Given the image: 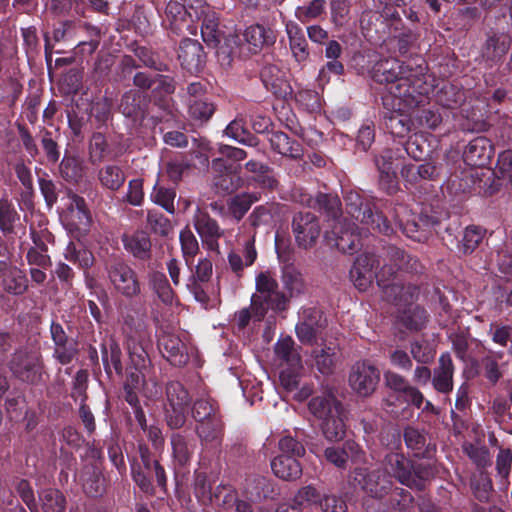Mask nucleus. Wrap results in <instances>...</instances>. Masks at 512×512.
Wrapping results in <instances>:
<instances>
[{
	"label": "nucleus",
	"instance_id": "nucleus-32",
	"mask_svg": "<svg viewBox=\"0 0 512 512\" xmlns=\"http://www.w3.org/2000/svg\"><path fill=\"white\" fill-rule=\"evenodd\" d=\"M79 480L84 492L91 497L100 496L105 490L103 475L95 464H85L79 473Z\"/></svg>",
	"mask_w": 512,
	"mask_h": 512
},
{
	"label": "nucleus",
	"instance_id": "nucleus-9",
	"mask_svg": "<svg viewBox=\"0 0 512 512\" xmlns=\"http://www.w3.org/2000/svg\"><path fill=\"white\" fill-rule=\"evenodd\" d=\"M191 403L189 392L178 381L166 385L165 421L171 429H179L186 422L187 409Z\"/></svg>",
	"mask_w": 512,
	"mask_h": 512
},
{
	"label": "nucleus",
	"instance_id": "nucleus-7",
	"mask_svg": "<svg viewBox=\"0 0 512 512\" xmlns=\"http://www.w3.org/2000/svg\"><path fill=\"white\" fill-rule=\"evenodd\" d=\"M189 267L191 274L186 280V289L204 309L215 308L219 303V288L210 290L208 285L213 274L212 261L200 258L194 268Z\"/></svg>",
	"mask_w": 512,
	"mask_h": 512
},
{
	"label": "nucleus",
	"instance_id": "nucleus-1",
	"mask_svg": "<svg viewBox=\"0 0 512 512\" xmlns=\"http://www.w3.org/2000/svg\"><path fill=\"white\" fill-rule=\"evenodd\" d=\"M315 206L327 213L334 222L331 232H326L325 239L343 253L353 254L362 247V236H366L372 229L370 226L360 228L355 223H348L347 219L341 220V204L338 197L318 193Z\"/></svg>",
	"mask_w": 512,
	"mask_h": 512
},
{
	"label": "nucleus",
	"instance_id": "nucleus-38",
	"mask_svg": "<svg viewBox=\"0 0 512 512\" xmlns=\"http://www.w3.org/2000/svg\"><path fill=\"white\" fill-rule=\"evenodd\" d=\"M0 276H2V287L5 292L19 296L27 291L28 279L21 269L8 266Z\"/></svg>",
	"mask_w": 512,
	"mask_h": 512
},
{
	"label": "nucleus",
	"instance_id": "nucleus-56",
	"mask_svg": "<svg viewBox=\"0 0 512 512\" xmlns=\"http://www.w3.org/2000/svg\"><path fill=\"white\" fill-rule=\"evenodd\" d=\"M59 172L66 181L77 183L84 175L83 162L75 156L65 155L60 162Z\"/></svg>",
	"mask_w": 512,
	"mask_h": 512
},
{
	"label": "nucleus",
	"instance_id": "nucleus-37",
	"mask_svg": "<svg viewBox=\"0 0 512 512\" xmlns=\"http://www.w3.org/2000/svg\"><path fill=\"white\" fill-rule=\"evenodd\" d=\"M511 46V38L506 34H494L487 38L482 56L491 63H497Z\"/></svg>",
	"mask_w": 512,
	"mask_h": 512
},
{
	"label": "nucleus",
	"instance_id": "nucleus-26",
	"mask_svg": "<svg viewBox=\"0 0 512 512\" xmlns=\"http://www.w3.org/2000/svg\"><path fill=\"white\" fill-rule=\"evenodd\" d=\"M243 37L249 45L250 51L257 53L264 48L274 45L277 35L272 28L256 23L245 28Z\"/></svg>",
	"mask_w": 512,
	"mask_h": 512
},
{
	"label": "nucleus",
	"instance_id": "nucleus-58",
	"mask_svg": "<svg viewBox=\"0 0 512 512\" xmlns=\"http://www.w3.org/2000/svg\"><path fill=\"white\" fill-rule=\"evenodd\" d=\"M464 100V92L452 84H444L436 94V101L445 108L454 109Z\"/></svg>",
	"mask_w": 512,
	"mask_h": 512
},
{
	"label": "nucleus",
	"instance_id": "nucleus-40",
	"mask_svg": "<svg viewBox=\"0 0 512 512\" xmlns=\"http://www.w3.org/2000/svg\"><path fill=\"white\" fill-rule=\"evenodd\" d=\"M101 353L106 373L110 375L113 368L117 374H121L123 367L121 362L122 352L119 344L113 338L105 340L101 344Z\"/></svg>",
	"mask_w": 512,
	"mask_h": 512
},
{
	"label": "nucleus",
	"instance_id": "nucleus-39",
	"mask_svg": "<svg viewBox=\"0 0 512 512\" xmlns=\"http://www.w3.org/2000/svg\"><path fill=\"white\" fill-rule=\"evenodd\" d=\"M261 80L267 90L272 91L275 95L285 93L287 87L285 72H283L275 64L265 65L260 72Z\"/></svg>",
	"mask_w": 512,
	"mask_h": 512
},
{
	"label": "nucleus",
	"instance_id": "nucleus-50",
	"mask_svg": "<svg viewBox=\"0 0 512 512\" xmlns=\"http://www.w3.org/2000/svg\"><path fill=\"white\" fill-rule=\"evenodd\" d=\"M437 473V468L435 464L427 463V464H411L410 470V478L412 479L410 484H406L409 488H414L417 490H423L426 484L432 480Z\"/></svg>",
	"mask_w": 512,
	"mask_h": 512
},
{
	"label": "nucleus",
	"instance_id": "nucleus-33",
	"mask_svg": "<svg viewBox=\"0 0 512 512\" xmlns=\"http://www.w3.org/2000/svg\"><path fill=\"white\" fill-rule=\"evenodd\" d=\"M272 149L285 157L300 159L303 156V147L295 139L290 138L286 133L274 131L269 136Z\"/></svg>",
	"mask_w": 512,
	"mask_h": 512
},
{
	"label": "nucleus",
	"instance_id": "nucleus-2",
	"mask_svg": "<svg viewBox=\"0 0 512 512\" xmlns=\"http://www.w3.org/2000/svg\"><path fill=\"white\" fill-rule=\"evenodd\" d=\"M123 330L126 335V349L134 369L129 371L124 389L140 390L145 381L142 369L149 362L146 345L150 341V334L142 317L130 314L123 316Z\"/></svg>",
	"mask_w": 512,
	"mask_h": 512
},
{
	"label": "nucleus",
	"instance_id": "nucleus-6",
	"mask_svg": "<svg viewBox=\"0 0 512 512\" xmlns=\"http://www.w3.org/2000/svg\"><path fill=\"white\" fill-rule=\"evenodd\" d=\"M376 283L382 291L383 299L397 306L413 303L420 294L419 286L406 283L392 265L387 263L377 273Z\"/></svg>",
	"mask_w": 512,
	"mask_h": 512
},
{
	"label": "nucleus",
	"instance_id": "nucleus-18",
	"mask_svg": "<svg viewBox=\"0 0 512 512\" xmlns=\"http://www.w3.org/2000/svg\"><path fill=\"white\" fill-rule=\"evenodd\" d=\"M383 377L385 387L395 392L403 402L411 403L417 408L421 407L424 400L423 394L412 386L404 376L395 371L386 370Z\"/></svg>",
	"mask_w": 512,
	"mask_h": 512
},
{
	"label": "nucleus",
	"instance_id": "nucleus-31",
	"mask_svg": "<svg viewBox=\"0 0 512 512\" xmlns=\"http://www.w3.org/2000/svg\"><path fill=\"white\" fill-rule=\"evenodd\" d=\"M125 250L139 260H148L151 257V239L144 231H136L130 235L122 236Z\"/></svg>",
	"mask_w": 512,
	"mask_h": 512
},
{
	"label": "nucleus",
	"instance_id": "nucleus-55",
	"mask_svg": "<svg viewBox=\"0 0 512 512\" xmlns=\"http://www.w3.org/2000/svg\"><path fill=\"white\" fill-rule=\"evenodd\" d=\"M201 35L203 41L212 47H216L221 41V33L218 28L216 13L211 11L202 17Z\"/></svg>",
	"mask_w": 512,
	"mask_h": 512
},
{
	"label": "nucleus",
	"instance_id": "nucleus-16",
	"mask_svg": "<svg viewBox=\"0 0 512 512\" xmlns=\"http://www.w3.org/2000/svg\"><path fill=\"white\" fill-rule=\"evenodd\" d=\"M291 228L296 244L305 250L312 248L316 244L321 231L317 216L311 212L295 214L292 219Z\"/></svg>",
	"mask_w": 512,
	"mask_h": 512
},
{
	"label": "nucleus",
	"instance_id": "nucleus-21",
	"mask_svg": "<svg viewBox=\"0 0 512 512\" xmlns=\"http://www.w3.org/2000/svg\"><path fill=\"white\" fill-rule=\"evenodd\" d=\"M412 461L405 457L402 452H388L382 461V469L393 480L396 479L402 485L410 484Z\"/></svg>",
	"mask_w": 512,
	"mask_h": 512
},
{
	"label": "nucleus",
	"instance_id": "nucleus-27",
	"mask_svg": "<svg viewBox=\"0 0 512 512\" xmlns=\"http://www.w3.org/2000/svg\"><path fill=\"white\" fill-rule=\"evenodd\" d=\"M454 364L449 353H443L438 359L437 366L433 369L432 386L442 394H448L453 390Z\"/></svg>",
	"mask_w": 512,
	"mask_h": 512
},
{
	"label": "nucleus",
	"instance_id": "nucleus-42",
	"mask_svg": "<svg viewBox=\"0 0 512 512\" xmlns=\"http://www.w3.org/2000/svg\"><path fill=\"white\" fill-rule=\"evenodd\" d=\"M256 258L257 252L253 241H247L245 244L244 261L242 256L235 251H231L227 256L229 267L237 278L242 277L244 268L251 266Z\"/></svg>",
	"mask_w": 512,
	"mask_h": 512
},
{
	"label": "nucleus",
	"instance_id": "nucleus-49",
	"mask_svg": "<svg viewBox=\"0 0 512 512\" xmlns=\"http://www.w3.org/2000/svg\"><path fill=\"white\" fill-rule=\"evenodd\" d=\"M278 211V204L265 203L254 208L248 217V221L253 228H258L261 226L271 227L274 223V218Z\"/></svg>",
	"mask_w": 512,
	"mask_h": 512
},
{
	"label": "nucleus",
	"instance_id": "nucleus-28",
	"mask_svg": "<svg viewBox=\"0 0 512 512\" xmlns=\"http://www.w3.org/2000/svg\"><path fill=\"white\" fill-rule=\"evenodd\" d=\"M494 155V148L486 137H476L469 142L465 151V161L471 166L482 167L487 165Z\"/></svg>",
	"mask_w": 512,
	"mask_h": 512
},
{
	"label": "nucleus",
	"instance_id": "nucleus-44",
	"mask_svg": "<svg viewBox=\"0 0 512 512\" xmlns=\"http://www.w3.org/2000/svg\"><path fill=\"white\" fill-rule=\"evenodd\" d=\"M440 174V169L432 163H423L419 166L406 165L401 169L402 177L409 183H416L418 180H433Z\"/></svg>",
	"mask_w": 512,
	"mask_h": 512
},
{
	"label": "nucleus",
	"instance_id": "nucleus-53",
	"mask_svg": "<svg viewBox=\"0 0 512 512\" xmlns=\"http://www.w3.org/2000/svg\"><path fill=\"white\" fill-rule=\"evenodd\" d=\"M139 455L141 459L140 465H144L145 470L154 471V475L157 481V484L160 488L166 489L167 486V477L165 473V469L160 463L152 458L151 452L146 445H139Z\"/></svg>",
	"mask_w": 512,
	"mask_h": 512
},
{
	"label": "nucleus",
	"instance_id": "nucleus-11",
	"mask_svg": "<svg viewBox=\"0 0 512 512\" xmlns=\"http://www.w3.org/2000/svg\"><path fill=\"white\" fill-rule=\"evenodd\" d=\"M319 506L323 512H347L346 502L335 495H321L312 485L300 488L292 499V509Z\"/></svg>",
	"mask_w": 512,
	"mask_h": 512
},
{
	"label": "nucleus",
	"instance_id": "nucleus-34",
	"mask_svg": "<svg viewBox=\"0 0 512 512\" xmlns=\"http://www.w3.org/2000/svg\"><path fill=\"white\" fill-rule=\"evenodd\" d=\"M274 475L286 481H293L302 475V466L297 458L288 455H278L271 461Z\"/></svg>",
	"mask_w": 512,
	"mask_h": 512
},
{
	"label": "nucleus",
	"instance_id": "nucleus-60",
	"mask_svg": "<svg viewBox=\"0 0 512 512\" xmlns=\"http://www.w3.org/2000/svg\"><path fill=\"white\" fill-rule=\"evenodd\" d=\"M20 216L12 203L6 199H0V230L5 233H12L14 226L19 221Z\"/></svg>",
	"mask_w": 512,
	"mask_h": 512
},
{
	"label": "nucleus",
	"instance_id": "nucleus-47",
	"mask_svg": "<svg viewBox=\"0 0 512 512\" xmlns=\"http://www.w3.org/2000/svg\"><path fill=\"white\" fill-rule=\"evenodd\" d=\"M286 32L295 59L298 62L306 60L309 56L308 45L301 28L295 23H289L286 25Z\"/></svg>",
	"mask_w": 512,
	"mask_h": 512
},
{
	"label": "nucleus",
	"instance_id": "nucleus-59",
	"mask_svg": "<svg viewBox=\"0 0 512 512\" xmlns=\"http://www.w3.org/2000/svg\"><path fill=\"white\" fill-rule=\"evenodd\" d=\"M176 197V191L174 188H168L162 185H159L157 182L153 190L150 194V199L157 205H160L163 209H165L168 213L174 214L175 205L174 200Z\"/></svg>",
	"mask_w": 512,
	"mask_h": 512
},
{
	"label": "nucleus",
	"instance_id": "nucleus-46",
	"mask_svg": "<svg viewBox=\"0 0 512 512\" xmlns=\"http://www.w3.org/2000/svg\"><path fill=\"white\" fill-rule=\"evenodd\" d=\"M304 431L295 429V436L291 434L282 435L278 441V448L282 452L281 455H288L290 457L300 458L306 453L303 444Z\"/></svg>",
	"mask_w": 512,
	"mask_h": 512
},
{
	"label": "nucleus",
	"instance_id": "nucleus-51",
	"mask_svg": "<svg viewBox=\"0 0 512 512\" xmlns=\"http://www.w3.org/2000/svg\"><path fill=\"white\" fill-rule=\"evenodd\" d=\"M256 192H244L233 197L228 203V209L235 220L240 221L251 206L259 200Z\"/></svg>",
	"mask_w": 512,
	"mask_h": 512
},
{
	"label": "nucleus",
	"instance_id": "nucleus-17",
	"mask_svg": "<svg viewBox=\"0 0 512 512\" xmlns=\"http://www.w3.org/2000/svg\"><path fill=\"white\" fill-rule=\"evenodd\" d=\"M379 265L380 260L373 253H363L355 259L350 269V279L359 291L364 292L371 287L373 280L377 276L374 268Z\"/></svg>",
	"mask_w": 512,
	"mask_h": 512
},
{
	"label": "nucleus",
	"instance_id": "nucleus-19",
	"mask_svg": "<svg viewBox=\"0 0 512 512\" xmlns=\"http://www.w3.org/2000/svg\"><path fill=\"white\" fill-rule=\"evenodd\" d=\"M193 225L208 249L215 250L218 248V240L224 232L208 212L198 207L193 216Z\"/></svg>",
	"mask_w": 512,
	"mask_h": 512
},
{
	"label": "nucleus",
	"instance_id": "nucleus-36",
	"mask_svg": "<svg viewBox=\"0 0 512 512\" xmlns=\"http://www.w3.org/2000/svg\"><path fill=\"white\" fill-rule=\"evenodd\" d=\"M274 352L281 365H286L292 369H301V356L295 347L293 339L289 336L279 339L275 346Z\"/></svg>",
	"mask_w": 512,
	"mask_h": 512
},
{
	"label": "nucleus",
	"instance_id": "nucleus-35",
	"mask_svg": "<svg viewBox=\"0 0 512 512\" xmlns=\"http://www.w3.org/2000/svg\"><path fill=\"white\" fill-rule=\"evenodd\" d=\"M68 198L70 200L68 211L71 224L78 230H86L90 225L91 215L85 199L72 192L68 193Z\"/></svg>",
	"mask_w": 512,
	"mask_h": 512
},
{
	"label": "nucleus",
	"instance_id": "nucleus-12",
	"mask_svg": "<svg viewBox=\"0 0 512 512\" xmlns=\"http://www.w3.org/2000/svg\"><path fill=\"white\" fill-rule=\"evenodd\" d=\"M157 343L160 353L170 364L181 367L188 362L189 348L185 333L162 329Z\"/></svg>",
	"mask_w": 512,
	"mask_h": 512
},
{
	"label": "nucleus",
	"instance_id": "nucleus-13",
	"mask_svg": "<svg viewBox=\"0 0 512 512\" xmlns=\"http://www.w3.org/2000/svg\"><path fill=\"white\" fill-rule=\"evenodd\" d=\"M13 375L23 382L37 384L42 379L40 354L36 351L19 349L10 361Z\"/></svg>",
	"mask_w": 512,
	"mask_h": 512
},
{
	"label": "nucleus",
	"instance_id": "nucleus-52",
	"mask_svg": "<svg viewBox=\"0 0 512 512\" xmlns=\"http://www.w3.org/2000/svg\"><path fill=\"white\" fill-rule=\"evenodd\" d=\"M149 284L164 304L170 305L173 303L174 292L163 272L153 271L149 273Z\"/></svg>",
	"mask_w": 512,
	"mask_h": 512
},
{
	"label": "nucleus",
	"instance_id": "nucleus-43",
	"mask_svg": "<svg viewBox=\"0 0 512 512\" xmlns=\"http://www.w3.org/2000/svg\"><path fill=\"white\" fill-rule=\"evenodd\" d=\"M281 281L290 298L299 296L305 291L302 274L293 265H285L282 268Z\"/></svg>",
	"mask_w": 512,
	"mask_h": 512
},
{
	"label": "nucleus",
	"instance_id": "nucleus-45",
	"mask_svg": "<svg viewBox=\"0 0 512 512\" xmlns=\"http://www.w3.org/2000/svg\"><path fill=\"white\" fill-rule=\"evenodd\" d=\"M100 184L110 191H118L126 180V175L121 167L108 164L98 171Z\"/></svg>",
	"mask_w": 512,
	"mask_h": 512
},
{
	"label": "nucleus",
	"instance_id": "nucleus-3",
	"mask_svg": "<svg viewBox=\"0 0 512 512\" xmlns=\"http://www.w3.org/2000/svg\"><path fill=\"white\" fill-rule=\"evenodd\" d=\"M308 409L321 421L324 437L330 442H337L344 438L346 425L345 411L340 401L332 394L313 397Z\"/></svg>",
	"mask_w": 512,
	"mask_h": 512
},
{
	"label": "nucleus",
	"instance_id": "nucleus-25",
	"mask_svg": "<svg viewBox=\"0 0 512 512\" xmlns=\"http://www.w3.org/2000/svg\"><path fill=\"white\" fill-rule=\"evenodd\" d=\"M437 217L427 214L412 215L404 223L400 222L403 233L415 240L423 241L428 237L431 229L438 225Z\"/></svg>",
	"mask_w": 512,
	"mask_h": 512
},
{
	"label": "nucleus",
	"instance_id": "nucleus-62",
	"mask_svg": "<svg viewBox=\"0 0 512 512\" xmlns=\"http://www.w3.org/2000/svg\"><path fill=\"white\" fill-rule=\"evenodd\" d=\"M189 116L197 122L203 123L208 121L214 114L215 107L213 103L208 102L206 99H189L188 102Z\"/></svg>",
	"mask_w": 512,
	"mask_h": 512
},
{
	"label": "nucleus",
	"instance_id": "nucleus-48",
	"mask_svg": "<svg viewBox=\"0 0 512 512\" xmlns=\"http://www.w3.org/2000/svg\"><path fill=\"white\" fill-rule=\"evenodd\" d=\"M171 446L174 460L180 466L187 465L193 455L194 445L181 433L171 435Z\"/></svg>",
	"mask_w": 512,
	"mask_h": 512
},
{
	"label": "nucleus",
	"instance_id": "nucleus-61",
	"mask_svg": "<svg viewBox=\"0 0 512 512\" xmlns=\"http://www.w3.org/2000/svg\"><path fill=\"white\" fill-rule=\"evenodd\" d=\"M119 110L125 117L136 120L141 112L140 93L133 89L126 91L121 98Z\"/></svg>",
	"mask_w": 512,
	"mask_h": 512
},
{
	"label": "nucleus",
	"instance_id": "nucleus-54",
	"mask_svg": "<svg viewBox=\"0 0 512 512\" xmlns=\"http://www.w3.org/2000/svg\"><path fill=\"white\" fill-rule=\"evenodd\" d=\"M39 501L43 512H63L66 499L62 492L54 488H45L39 492Z\"/></svg>",
	"mask_w": 512,
	"mask_h": 512
},
{
	"label": "nucleus",
	"instance_id": "nucleus-64",
	"mask_svg": "<svg viewBox=\"0 0 512 512\" xmlns=\"http://www.w3.org/2000/svg\"><path fill=\"white\" fill-rule=\"evenodd\" d=\"M236 491L227 485H218L213 491L212 503H215L219 508L231 512L237 500Z\"/></svg>",
	"mask_w": 512,
	"mask_h": 512
},
{
	"label": "nucleus",
	"instance_id": "nucleus-20",
	"mask_svg": "<svg viewBox=\"0 0 512 512\" xmlns=\"http://www.w3.org/2000/svg\"><path fill=\"white\" fill-rule=\"evenodd\" d=\"M178 60L183 69L190 73H198L205 65L206 55L197 40L184 38L179 45Z\"/></svg>",
	"mask_w": 512,
	"mask_h": 512
},
{
	"label": "nucleus",
	"instance_id": "nucleus-10",
	"mask_svg": "<svg viewBox=\"0 0 512 512\" xmlns=\"http://www.w3.org/2000/svg\"><path fill=\"white\" fill-rule=\"evenodd\" d=\"M110 284L116 293L126 299L141 294V284L136 271L123 260H115L106 267Z\"/></svg>",
	"mask_w": 512,
	"mask_h": 512
},
{
	"label": "nucleus",
	"instance_id": "nucleus-29",
	"mask_svg": "<svg viewBox=\"0 0 512 512\" xmlns=\"http://www.w3.org/2000/svg\"><path fill=\"white\" fill-rule=\"evenodd\" d=\"M224 427L222 415L219 414L199 422L195 428V432L203 446L210 445L218 447L223 439Z\"/></svg>",
	"mask_w": 512,
	"mask_h": 512
},
{
	"label": "nucleus",
	"instance_id": "nucleus-22",
	"mask_svg": "<svg viewBox=\"0 0 512 512\" xmlns=\"http://www.w3.org/2000/svg\"><path fill=\"white\" fill-rule=\"evenodd\" d=\"M313 365L325 376L335 372L340 362L341 353L339 345L335 342L325 343L312 351Z\"/></svg>",
	"mask_w": 512,
	"mask_h": 512
},
{
	"label": "nucleus",
	"instance_id": "nucleus-23",
	"mask_svg": "<svg viewBox=\"0 0 512 512\" xmlns=\"http://www.w3.org/2000/svg\"><path fill=\"white\" fill-rule=\"evenodd\" d=\"M406 447L416 458L430 459L436 451L435 444L428 441L424 430H420L414 426H407L403 432Z\"/></svg>",
	"mask_w": 512,
	"mask_h": 512
},
{
	"label": "nucleus",
	"instance_id": "nucleus-57",
	"mask_svg": "<svg viewBox=\"0 0 512 512\" xmlns=\"http://www.w3.org/2000/svg\"><path fill=\"white\" fill-rule=\"evenodd\" d=\"M221 414L218 403L210 397L198 398L192 406V417L197 423Z\"/></svg>",
	"mask_w": 512,
	"mask_h": 512
},
{
	"label": "nucleus",
	"instance_id": "nucleus-63",
	"mask_svg": "<svg viewBox=\"0 0 512 512\" xmlns=\"http://www.w3.org/2000/svg\"><path fill=\"white\" fill-rule=\"evenodd\" d=\"M512 468V450L510 448H500L496 457V472L500 479V484L506 488L509 484L508 478Z\"/></svg>",
	"mask_w": 512,
	"mask_h": 512
},
{
	"label": "nucleus",
	"instance_id": "nucleus-24",
	"mask_svg": "<svg viewBox=\"0 0 512 512\" xmlns=\"http://www.w3.org/2000/svg\"><path fill=\"white\" fill-rule=\"evenodd\" d=\"M185 7V2L181 3L176 0H170L166 5L165 14L169 22V28L175 34H181L184 31L191 34L196 33V26L191 23Z\"/></svg>",
	"mask_w": 512,
	"mask_h": 512
},
{
	"label": "nucleus",
	"instance_id": "nucleus-41",
	"mask_svg": "<svg viewBox=\"0 0 512 512\" xmlns=\"http://www.w3.org/2000/svg\"><path fill=\"white\" fill-rule=\"evenodd\" d=\"M243 493L251 502H257L270 496L272 487L269 479L255 475L246 479Z\"/></svg>",
	"mask_w": 512,
	"mask_h": 512
},
{
	"label": "nucleus",
	"instance_id": "nucleus-30",
	"mask_svg": "<svg viewBox=\"0 0 512 512\" xmlns=\"http://www.w3.org/2000/svg\"><path fill=\"white\" fill-rule=\"evenodd\" d=\"M384 261L398 272L405 270L410 273H420L423 269L417 258L406 254V252L395 246L385 248Z\"/></svg>",
	"mask_w": 512,
	"mask_h": 512
},
{
	"label": "nucleus",
	"instance_id": "nucleus-14",
	"mask_svg": "<svg viewBox=\"0 0 512 512\" xmlns=\"http://www.w3.org/2000/svg\"><path fill=\"white\" fill-rule=\"evenodd\" d=\"M380 381V371L367 360L357 361L350 369L348 382L351 389L361 397L372 395Z\"/></svg>",
	"mask_w": 512,
	"mask_h": 512
},
{
	"label": "nucleus",
	"instance_id": "nucleus-8",
	"mask_svg": "<svg viewBox=\"0 0 512 512\" xmlns=\"http://www.w3.org/2000/svg\"><path fill=\"white\" fill-rule=\"evenodd\" d=\"M345 209L351 218L363 226H370L372 231L384 235L393 233V228L382 213L374 212L373 205L364 202L360 194L356 191H347L344 195Z\"/></svg>",
	"mask_w": 512,
	"mask_h": 512
},
{
	"label": "nucleus",
	"instance_id": "nucleus-15",
	"mask_svg": "<svg viewBox=\"0 0 512 512\" xmlns=\"http://www.w3.org/2000/svg\"><path fill=\"white\" fill-rule=\"evenodd\" d=\"M327 325V319L317 307H303L299 311V320L295 331L298 340L303 344H313Z\"/></svg>",
	"mask_w": 512,
	"mask_h": 512
},
{
	"label": "nucleus",
	"instance_id": "nucleus-4",
	"mask_svg": "<svg viewBox=\"0 0 512 512\" xmlns=\"http://www.w3.org/2000/svg\"><path fill=\"white\" fill-rule=\"evenodd\" d=\"M414 76L413 69L396 58L381 59L372 69V78L385 83L389 92L398 97L412 96L410 83Z\"/></svg>",
	"mask_w": 512,
	"mask_h": 512
},
{
	"label": "nucleus",
	"instance_id": "nucleus-5",
	"mask_svg": "<svg viewBox=\"0 0 512 512\" xmlns=\"http://www.w3.org/2000/svg\"><path fill=\"white\" fill-rule=\"evenodd\" d=\"M256 292L251 297V309L255 321H261L268 310L283 311L289 298L279 290L278 283L269 272L256 276Z\"/></svg>",
	"mask_w": 512,
	"mask_h": 512
}]
</instances>
